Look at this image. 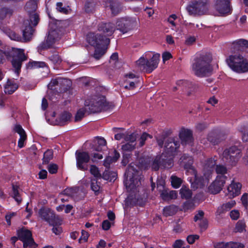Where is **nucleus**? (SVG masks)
I'll list each match as a JSON object with an SVG mask.
<instances>
[{
	"mask_svg": "<svg viewBox=\"0 0 248 248\" xmlns=\"http://www.w3.org/2000/svg\"><path fill=\"white\" fill-rule=\"evenodd\" d=\"M230 217L233 220L237 219L240 216V213L238 210H233L230 212Z\"/></svg>",
	"mask_w": 248,
	"mask_h": 248,
	"instance_id": "nucleus-51",
	"label": "nucleus"
},
{
	"mask_svg": "<svg viewBox=\"0 0 248 248\" xmlns=\"http://www.w3.org/2000/svg\"><path fill=\"white\" fill-rule=\"evenodd\" d=\"M5 32L11 40L20 41L22 39L18 34L10 29H6L5 31Z\"/></svg>",
	"mask_w": 248,
	"mask_h": 248,
	"instance_id": "nucleus-34",
	"label": "nucleus"
},
{
	"mask_svg": "<svg viewBox=\"0 0 248 248\" xmlns=\"http://www.w3.org/2000/svg\"><path fill=\"white\" fill-rule=\"evenodd\" d=\"M71 85V82L70 80L59 77L53 79L47 86L50 90H55L57 92H62L67 90Z\"/></svg>",
	"mask_w": 248,
	"mask_h": 248,
	"instance_id": "nucleus-9",
	"label": "nucleus"
},
{
	"mask_svg": "<svg viewBox=\"0 0 248 248\" xmlns=\"http://www.w3.org/2000/svg\"><path fill=\"white\" fill-rule=\"evenodd\" d=\"M210 62V58L207 55L196 57L192 64V70L193 73L199 77L208 75L211 71Z\"/></svg>",
	"mask_w": 248,
	"mask_h": 248,
	"instance_id": "nucleus-6",
	"label": "nucleus"
},
{
	"mask_svg": "<svg viewBox=\"0 0 248 248\" xmlns=\"http://www.w3.org/2000/svg\"><path fill=\"white\" fill-rule=\"evenodd\" d=\"M124 184L127 190L130 193L127 197L129 201H133L132 193L137 191V188L140 185V173L135 170L131 164L125 173Z\"/></svg>",
	"mask_w": 248,
	"mask_h": 248,
	"instance_id": "nucleus-3",
	"label": "nucleus"
},
{
	"mask_svg": "<svg viewBox=\"0 0 248 248\" xmlns=\"http://www.w3.org/2000/svg\"><path fill=\"white\" fill-rule=\"evenodd\" d=\"M136 136L134 134H131L125 137V144L122 146V149L124 151L133 150L136 145Z\"/></svg>",
	"mask_w": 248,
	"mask_h": 248,
	"instance_id": "nucleus-19",
	"label": "nucleus"
},
{
	"mask_svg": "<svg viewBox=\"0 0 248 248\" xmlns=\"http://www.w3.org/2000/svg\"><path fill=\"white\" fill-rule=\"evenodd\" d=\"M62 2H57L56 4V8L58 11L65 13L67 12V9L65 8L62 7Z\"/></svg>",
	"mask_w": 248,
	"mask_h": 248,
	"instance_id": "nucleus-60",
	"label": "nucleus"
},
{
	"mask_svg": "<svg viewBox=\"0 0 248 248\" xmlns=\"http://www.w3.org/2000/svg\"><path fill=\"white\" fill-rule=\"evenodd\" d=\"M19 188L17 186L13 185L12 186V196L18 204L22 201L19 192Z\"/></svg>",
	"mask_w": 248,
	"mask_h": 248,
	"instance_id": "nucleus-32",
	"label": "nucleus"
},
{
	"mask_svg": "<svg viewBox=\"0 0 248 248\" xmlns=\"http://www.w3.org/2000/svg\"><path fill=\"white\" fill-rule=\"evenodd\" d=\"M71 117V115L70 113L64 112L61 114L59 118V121L58 122V124L60 125L64 124L65 123L70 120Z\"/></svg>",
	"mask_w": 248,
	"mask_h": 248,
	"instance_id": "nucleus-35",
	"label": "nucleus"
},
{
	"mask_svg": "<svg viewBox=\"0 0 248 248\" xmlns=\"http://www.w3.org/2000/svg\"><path fill=\"white\" fill-rule=\"evenodd\" d=\"M17 88L18 85L14 81L9 80L5 85L4 92L6 93L12 94Z\"/></svg>",
	"mask_w": 248,
	"mask_h": 248,
	"instance_id": "nucleus-27",
	"label": "nucleus"
},
{
	"mask_svg": "<svg viewBox=\"0 0 248 248\" xmlns=\"http://www.w3.org/2000/svg\"><path fill=\"white\" fill-rule=\"evenodd\" d=\"M196 41V39L194 36H190L186 38L185 43L187 45L193 44Z\"/></svg>",
	"mask_w": 248,
	"mask_h": 248,
	"instance_id": "nucleus-63",
	"label": "nucleus"
},
{
	"mask_svg": "<svg viewBox=\"0 0 248 248\" xmlns=\"http://www.w3.org/2000/svg\"><path fill=\"white\" fill-rule=\"evenodd\" d=\"M167 163V159H165V157H164V159H162L161 156L159 157V159H158L157 158H156L152 164V169L155 170H158L159 166L161 165H162L165 168H167V167H165V164Z\"/></svg>",
	"mask_w": 248,
	"mask_h": 248,
	"instance_id": "nucleus-30",
	"label": "nucleus"
},
{
	"mask_svg": "<svg viewBox=\"0 0 248 248\" xmlns=\"http://www.w3.org/2000/svg\"><path fill=\"white\" fill-rule=\"evenodd\" d=\"M244 247L243 244L232 242L226 243H218L215 245V248H243Z\"/></svg>",
	"mask_w": 248,
	"mask_h": 248,
	"instance_id": "nucleus-25",
	"label": "nucleus"
},
{
	"mask_svg": "<svg viewBox=\"0 0 248 248\" xmlns=\"http://www.w3.org/2000/svg\"><path fill=\"white\" fill-rule=\"evenodd\" d=\"M223 156L226 159L227 163L233 166L236 165L241 156V151L236 146H232L224 151Z\"/></svg>",
	"mask_w": 248,
	"mask_h": 248,
	"instance_id": "nucleus-10",
	"label": "nucleus"
},
{
	"mask_svg": "<svg viewBox=\"0 0 248 248\" xmlns=\"http://www.w3.org/2000/svg\"><path fill=\"white\" fill-rule=\"evenodd\" d=\"M111 226V223L108 220H105L102 222V227L103 230H108Z\"/></svg>",
	"mask_w": 248,
	"mask_h": 248,
	"instance_id": "nucleus-59",
	"label": "nucleus"
},
{
	"mask_svg": "<svg viewBox=\"0 0 248 248\" xmlns=\"http://www.w3.org/2000/svg\"><path fill=\"white\" fill-rule=\"evenodd\" d=\"M30 22L32 25L36 26L39 21V16L37 13L34 12L30 15Z\"/></svg>",
	"mask_w": 248,
	"mask_h": 248,
	"instance_id": "nucleus-39",
	"label": "nucleus"
},
{
	"mask_svg": "<svg viewBox=\"0 0 248 248\" xmlns=\"http://www.w3.org/2000/svg\"><path fill=\"white\" fill-rule=\"evenodd\" d=\"M179 146V142L174 138H169L166 141L165 152L162 154L161 158L162 159H164V157H167L168 165L165 164V167L168 169L171 168L173 165L172 157L175 155V152Z\"/></svg>",
	"mask_w": 248,
	"mask_h": 248,
	"instance_id": "nucleus-7",
	"label": "nucleus"
},
{
	"mask_svg": "<svg viewBox=\"0 0 248 248\" xmlns=\"http://www.w3.org/2000/svg\"><path fill=\"white\" fill-rule=\"evenodd\" d=\"M105 6L108 10H110L111 14L115 16L118 14L122 10L121 4L113 0H104Z\"/></svg>",
	"mask_w": 248,
	"mask_h": 248,
	"instance_id": "nucleus-18",
	"label": "nucleus"
},
{
	"mask_svg": "<svg viewBox=\"0 0 248 248\" xmlns=\"http://www.w3.org/2000/svg\"><path fill=\"white\" fill-rule=\"evenodd\" d=\"M76 166L78 169L86 170L88 169V163L90 160L88 153L77 151L75 153Z\"/></svg>",
	"mask_w": 248,
	"mask_h": 248,
	"instance_id": "nucleus-13",
	"label": "nucleus"
},
{
	"mask_svg": "<svg viewBox=\"0 0 248 248\" xmlns=\"http://www.w3.org/2000/svg\"><path fill=\"white\" fill-rule=\"evenodd\" d=\"M170 180L171 185L175 188L179 187L182 183V180L181 178L174 175H172L171 176Z\"/></svg>",
	"mask_w": 248,
	"mask_h": 248,
	"instance_id": "nucleus-36",
	"label": "nucleus"
},
{
	"mask_svg": "<svg viewBox=\"0 0 248 248\" xmlns=\"http://www.w3.org/2000/svg\"><path fill=\"white\" fill-rule=\"evenodd\" d=\"M215 7L221 14H228L230 11L229 0H215Z\"/></svg>",
	"mask_w": 248,
	"mask_h": 248,
	"instance_id": "nucleus-20",
	"label": "nucleus"
},
{
	"mask_svg": "<svg viewBox=\"0 0 248 248\" xmlns=\"http://www.w3.org/2000/svg\"><path fill=\"white\" fill-rule=\"evenodd\" d=\"M179 137L183 144H189L192 141V134L191 130L182 128L180 133Z\"/></svg>",
	"mask_w": 248,
	"mask_h": 248,
	"instance_id": "nucleus-23",
	"label": "nucleus"
},
{
	"mask_svg": "<svg viewBox=\"0 0 248 248\" xmlns=\"http://www.w3.org/2000/svg\"><path fill=\"white\" fill-rule=\"evenodd\" d=\"M204 216V212L202 211H199L195 217H194V221H202L203 220V217Z\"/></svg>",
	"mask_w": 248,
	"mask_h": 248,
	"instance_id": "nucleus-56",
	"label": "nucleus"
},
{
	"mask_svg": "<svg viewBox=\"0 0 248 248\" xmlns=\"http://www.w3.org/2000/svg\"><path fill=\"white\" fill-rule=\"evenodd\" d=\"M12 65L15 68V72L18 75L21 67L22 62L27 60L24 53V50L13 48L12 49Z\"/></svg>",
	"mask_w": 248,
	"mask_h": 248,
	"instance_id": "nucleus-12",
	"label": "nucleus"
},
{
	"mask_svg": "<svg viewBox=\"0 0 248 248\" xmlns=\"http://www.w3.org/2000/svg\"><path fill=\"white\" fill-rule=\"evenodd\" d=\"M60 38V33L58 30H50L46 39L48 46H51Z\"/></svg>",
	"mask_w": 248,
	"mask_h": 248,
	"instance_id": "nucleus-26",
	"label": "nucleus"
},
{
	"mask_svg": "<svg viewBox=\"0 0 248 248\" xmlns=\"http://www.w3.org/2000/svg\"><path fill=\"white\" fill-rule=\"evenodd\" d=\"M127 82L129 83L128 85H126L124 86V88L128 90L133 89L135 87V84L137 83V81H127Z\"/></svg>",
	"mask_w": 248,
	"mask_h": 248,
	"instance_id": "nucleus-61",
	"label": "nucleus"
},
{
	"mask_svg": "<svg viewBox=\"0 0 248 248\" xmlns=\"http://www.w3.org/2000/svg\"><path fill=\"white\" fill-rule=\"evenodd\" d=\"M78 189L76 188H67L63 191V194L70 197H74L75 194L77 192Z\"/></svg>",
	"mask_w": 248,
	"mask_h": 248,
	"instance_id": "nucleus-41",
	"label": "nucleus"
},
{
	"mask_svg": "<svg viewBox=\"0 0 248 248\" xmlns=\"http://www.w3.org/2000/svg\"><path fill=\"white\" fill-rule=\"evenodd\" d=\"M187 10L191 15H204L208 10L207 1L206 0H195L187 7Z\"/></svg>",
	"mask_w": 248,
	"mask_h": 248,
	"instance_id": "nucleus-8",
	"label": "nucleus"
},
{
	"mask_svg": "<svg viewBox=\"0 0 248 248\" xmlns=\"http://www.w3.org/2000/svg\"><path fill=\"white\" fill-rule=\"evenodd\" d=\"M229 67L238 73L248 72V54L240 53L230 55L226 60Z\"/></svg>",
	"mask_w": 248,
	"mask_h": 248,
	"instance_id": "nucleus-4",
	"label": "nucleus"
},
{
	"mask_svg": "<svg viewBox=\"0 0 248 248\" xmlns=\"http://www.w3.org/2000/svg\"><path fill=\"white\" fill-rule=\"evenodd\" d=\"M88 233L87 232L82 230L81 232V236L79 239V242H80L82 240H84V241H86L88 239Z\"/></svg>",
	"mask_w": 248,
	"mask_h": 248,
	"instance_id": "nucleus-62",
	"label": "nucleus"
},
{
	"mask_svg": "<svg viewBox=\"0 0 248 248\" xmlns=\"http://www.w3.org/2000/svg\"><path fill=\"white\" fill-rule=\"evenodd\" d=\"M227 177L224 175H218L209 187L210 191L213 194L219 193L224 186Z\"/></svg>",
	"mask_w": 248,
	"mask_h": 248,
	"instance_id": "nucleus-16",
	"label": "nucleus"
},
{
	"mask_svg": "<svg viewBox=\"0 0 248 248\" xmlns=\"http://www.w3.org/2000/svg\"><path fill=\"white\" fill-rule=\"evenodd\" d=\"M235 45L243 49L244 47H248V41L244 39H240L235 43Z\"/></svg>",
	"mask_w": 248,
	"mask_h": 248,
	"instance_id": "nucleus-45",
	"label": "nucleus"
},
{
	"mask_svg": "<svg viewBox=\"0 0 248 248\" xmlns=\"http://www.w3.org/2000/svg\"><path fill=\"white\" fill-rule=\"evenodd\" d=\"M53 158V152L51 150H47L44 154L43 164H48Z\"/></svg>",
	"mask_w": 248,
	"mask_h": 248,
	"instance_id": "nucleus-37",
	"label": "nucleus"
},
{
	"mask_svg": "<svg viewBox=\"0 0 248 248\" xmlns=\"http://www.w3.org/2000/svg\"><path fill=\"white\" fill-rule=\"evenodd\" d=\"M149 136V135L145 133H143L141 135L140 139V147L142 146L144 144L145 140H147L148 137Z\"/></svg>",
	"mask_w": 248,
	"mask_h": 248,
	"instance_id": "nucleus-57",
	"label": "nucleus"
},
{
	"mask_svg": "<svg viewBox=\"0 0 248 248\" xmlns=\"http://www.w3.org/2000/svg\"><path fill=\"white\" fill-rule=\"evenodd\" d=\"M236 202L234 200H231L226 203H223L219 206L217 211V215H220L229 211L235 206Z\"/></svg>",
	"mask_w": 248,
	"mask_h": 248,
	"instance_id": "nucleus-24",
	"label": "nucleus"
},
{
	"mask_svg": "<svg viewBox=\"0 0 248 248\" xmlns=\"http://www.w3.org/2000/svg\"><path fill=\"white\" fill-rule=\"evenodd\" d=\"M216 170L217 173L221 174V175H224L227 172L226 168L222 165H217Z\"/></svg>",
	"mask_w": 248,
	"mask_h": 248,
	"instance_id": "nucleus-47",
	"label": "nucleus"
},
{
	"mask_svg": "<svg viewBox=\"0 0 248 248\" xmlns=\"http://www.w3.org/2000/svg\"><path fill=\"white\" fill-rule=\"evenodd\" d=\"M14 130L20 136V138L18 141V147L21 148L24 146V142L27 139V136L25 131L23 129L21 125L16 124Z\"/></svg>",
	"mask_w": 248,
	"mask_h": 248,
	"instance_id": "nucleus-22",
	"label": "nucleus"
},
{
	"mask_svg": "<svg viewBox=\"0 0 248 248\" xmlns=\"http://www.w3.org/2000/svg\"><path fill=\"white\" fill-rule=\"evenodd\" d=\"M181 197L183 199L187 200L191 198L192 192L187 186H183L180 189Z\"/></svg>",
	"mask_w": 248,
	"mask_h": 248,
	"instance_id": "nucleus-28",
	"label": "nucleus"
},
{
	"mask_svg": "<svg viewBox=\"0 0 248 248\" xmlns=\"http://www.w3.org/2000/svg\"><path fill=\"white\" fill-rule=\"evenodd\" d=\"M177 16L175 15H171L168 18V21L170 24L173 27H175L176 23L175 22V20H177Z\"/></svg>",
	"mask_w": 248,
	"mask_h": 248,
	"instance_id": "nucleus-54",
	"label": "nucleus"
},
{
	"mask_svg": "<svg viewBox=\"0 0 248 248\" xmlns=\"http://www.w3.org/2000/svg\"><path fill=\"white\" fill-rule=\"evenodd\" d=\"M106 104V99L104 96L96 95L90 100L85 101V108H80L77 112L75 121L76 122L80 121L84 116L85 110L90 112H98L103 108Z\"/></svg>",
	"mask_w": 248,
	"mask_h": 248,
	"instance_id": "nucleus-2",
	"label": "nucleus"
},
{
	"mask_svg": "<svg viewBox=\"0 0 248 248\" xmlns=\"http://www.w3.org/2000/svg\"><path fill=\"white\" fill-rule=\"evenodd\" d=\"M90 171L91 173L95 177L98 178L101 176L98 169L94 165L91 166Z\"/></svg>",
	"mask_w": 248,
	"mask_h": 248,
	"instance_id": "nucleus-44",
	"label": "nucleus"
},
{
	"mask_svg": "<svg viewBox=\"0 0 248 248\" xmlns=\"http://www.w3.org/2000/svg\"><path fill=\"white\" fill-rule=\"evenodd\" d=\"M160 196L163 200H169V191L166 189H164Z\"/></svg>",
	"mask_w": 248,
	"mask_h": 248,
	"instance_id": "nucleus-58",
	"label": "nucleus"
},
{
	"mask_svg": "<svg viewBox=\"0 0 248 248\" xmlns=\"http://www.w3.org/2000/svg\"><path fill=\"white\" fill-rule=\"evenodd\" d=\"M18 237L19 240L23 242V247L28 246L32 248L35 244L32 238V234L30 231L23 229L18 232Z\"/></svg>",
	"mask_w": 248,
	"mask_h": 248,
	"instance_id": "nucleus-14",
	"label": "nucleus"
},
{
	"mask_svg": "<svg viewBox=\"0 0 248 248\" xmlns=\"http://www.w3.org/2000/svg\"><path fill=\"white\" fill-rule=\"evenodd\" d=\"M216 164L215 158H209L207 159L203 166V171L205 180H203L202 185H207L210 175L214 170V167Z\"/></svg>",
	"mask_w": 248,
	"mask_h": 248,
	"instance_id": "nucleus-15",
	"label": "nucleus"
},
{
	"mask_svg": "<svg viewBox=\"0 0 248 248\" xmlns=\"http://www.w3.org/2000/svg\"><path fill=\"white\" fill-rule=\"evenodd\" d=\"M52 228V232L56 235L60 234L62 232V229L61 227L57 225L56 220L54 221V224Z\"/></svg>",
	"mask_w": 248,
	"mask_h": 248,
	"instance_id": "nucleus-49",
	"label": "nucleus"
},
{
	"mask_svg": "<svg viewBox=\"0 0 248 248\" xmlns=\"http://www.w3.org/2000/svg\"><path fill=\"white\" fill-rule=\"evenodd\" d=\"M49 60L55 65H59L61 63L62 60L57 54H54L49 57Z\"/></svg>",
	"mask_w": 248,
	"mask_h": 248,
	"instance_id": "nucleus-42",
	"label": "nucleus"
},
{
	"mask_svg": "<svg viewBox=\"0 0 248 248\" xmlns=\"http://www.w3.org/2000/svg\"><path fill=\"white\" fill-rule=\"evenodd\" d=\"M115 30V27L112 23H101L98 26V31L100 33L97 34L93 33L89 34L87 41L91 45L94 46H105L109 43L108 37L111 36Z\"/></svg>",
	"mask_w": 248,
	"mask_h": 248,
	"instance_id": "nucleus-1",
	"label": "nucleus"
},
{
	"mask_svg": "<svg viewBox=\"0 0 248 248\" xmlns=\"http://www.w3.org/2000/svg\"><path fill=\"white\" fill-rule=\"evenodd\" d=\"M245 228V223L243 220H239L237 222L236 227L235 230L236 231L239 232H242Z\"/></svg>",
	"mask_w": 248,
	"mask_h": 248,
	"instance_id": "nucleus-46",
	"label": "nucleus"
},
{
	"mask_svg": "<svg viewBox=\"0 0 248 248\" xmlns=\"http://www.w3.org/2000/svg\"><path fill=\"white\" fill-rule=\"evenodd\" d=\"M40 217L47 221L51 225H54V221L57 220L55 216L52 211L45 209H41L39 211Z\"/></svg>",
	"mask_w": 248,
	"mask_h": 248,
	"instance_id": "nucleus-21",
	"label": "nucleus"
},
{
	"mask_svg": "<svg viewBox=\"0 0 248 248\" xmlns=\"http://www.w3.org/2000/svg\"><path fill=\"white\" fill-rule=\"evenodd\" d=\"M105 52L106 49L105 48H100L98 47H97L95 50L94 57L96 59H99L105 54Z\"/></svg>",
	"mask_w": 248,
	"mask_h": 248,
	"instance_id": "nucleus-38",
	"label": "nucleus"
},
{
	"mask_svg": "<svg viewBox=\"0 0 248 248\" xmlns=\"http://www.w3.org/2000/svg\"><path fill=\"white\" fill-rule=\"evenodd\" d=\"M97 144L99 145V147H97L96 150L98 151H100L102 150L101 146H105L106 145V141L104 138H98Z\"/></svg>",
	"mask_w": 248,
	"mask_h": 248,
	"instance_id": "nucleus-50",
	"label": "nucleus"
},
{
	"mask_svg": "<svg viewBox=\"0 0 248 248\" xmlns=\"http://www.w3.org/2000/svg\"><path fill=\"white\" fill-rule=\"evenodd\" d=\"M58 166L53 163L50 164L47 167L48 170L51 174L56 173L58 170Z\"/></svg>",
	"mask_w": 248,
	"mask_h": 248,
	"instance_id": "nucleus-48",
	"label": "nucleus"
},
{
	"mask_svg": "<svg viewBox=\"0 0 248 248\" xmlns=\"http://www.w3.org/2000/svg\"><path fill=\"white\" fill-rule=\"evenodd\" d=\"M159 59L160 54L158 53L153 54L152 52H146L136 61V65L140 69L150 73L157 67Z\"/></svg>",
	"mask_w": 248,
	"mask_h": 248,
	"instance_id": "nucleus-5",
	"label": "nucleus"
},
{
	"mask_svg": "<svg viewBox=\"0 0 248 248\" xmlns=\"http://www.w3.org/2000/svg\"><path fill=\"white\" fill-rule=\"evenodd\" d=\"M116 25L118 30L123 33H125L136 27L137 25V21L136 19L134 18L122 17L117 19Z\"/></svg>",
	"mask_w": 248,
	"mask_h": 248,
	"instance_id": "nucleus-11",
	"label": "nucleus"
},
{
	"mask_svg": "<svg viewBox=\"0 0 248 248\" xmlns=\"http://www.w3.org/2000/svg\"><path fill=\"white\" fill-rule=\"evenodd\" d=\"M33 30L30 25L25 27L23 30V39L24 41L30 40L31 38Z\"/></svg>",
	"mask_w": 248,
	"mask_h": 248,
	"instance_id": "nucleus-29",
	"label": "nucleus"
},
{
	"mask_svg": "<svg viewBox=\"0 0 248 248\" xmlns=\"http://www.w3.org/2000/svg\"><path fill=\"white\" fill-rule=\"evenodd\" d=\"M189 163L188 165H185V169L186 170V171L188 173L192 174L194 176V180L195 182H197L198 181L197 176L196 174V172L194 169L191 166L192 163V161L190 158L188 159Z\"/></svg>",
	"mask_w": 248,
	"mask_h": 248,
	"instance_id": "nucleus-31",
	"label": "nucleus"
},
{
	"mask_svg": "<svg viewBox=\"0 0 248 248\" xmlns=\"http://www.w3.org/2000/svg\"><path fill=\"white\" fill-rule=\"evenodd\" d=\"M199 238V236L198 235H190L187 237V241L188 243L192 244Z\"/></svg>",
	"mask_w": 248,
	"mask_h": 248,
	"instance_id": "nucleus-53",
	"label": "nucleus"
},
{
	"mask_svg": "<svg viewBox=\"0 0 248 248\" xmlns=\"http://www.w3.org/2000/svg\"><path fill=\"white\" fill-rule=\"evenodd\" d=\"M183 245V241L181 240H177L172 245L173 248H181Z\"/></svg>",
	"mask_w": 248,
	"mask_h": 248,
	"instance_id": "nucleus-64",
	"label": "nucleus"
},
{
	"mask_svg": "<svg viewBox=\"0 0 248 248\" xmlns=\"http://www.w3.org/2000/svg\"><path fill=\"white\" fill-rule=\"evenodd\" d=\"M12 14V11L6 8H2L0 10V18L3 19L7 16Z\"/></svg>",
	"mask_w": 248,
	"mask_h": 248,
	"instance_id": "nucleus-40",
	"label": "nucleus"
},
{
	"mask_svg": "<svg viewBox=\"0 0 248 248\" xmlns=\"http://www.w3.org/2000/svg\"><path fill=\"white\" fill-rule=\"evenodd\" d=\"M177 211L176 206L170 205L165 207L163 209V214L165 216H172L176 213Z\"/></svg>",
	"mask_w": 248,
	"mask_h": 248,
	"instance_id": "nucleus-33",
	"label": "nucleus"
},
{
	"mask_svg": "<svg viewBox=\"0 0 248 248\" xmlns=\"http://www.w3.org/2000/svg\"><path fill=\"white\" fill-rule=\"evenodd\" d=\"M45 66L46 63L43 62H33L29 63V66L33 68L44 67Z\"/></svg>",
	"mask_w": 248,
	"mask_h": 248,
	"instance_id": "nucleus-43",
	"label": "nucleus"
},
{
	"mask_svg": "<svg viewBox=\"0 0 248 248\" xmlns=\"http://www.w3.org/2000/svg\"><path fill=\"white\" fill-rule=\"evenodd\" d=\"M139 168L140 169H146L148 168L147 161L144 158H141L139 160Z\"/></svg>",
	"mask_w": 248,
	"mask_h": 248,
	"instance_id": "nucleus-52",
	"label": "nucleus"
},
{
	"mask_svg": "<svg viewBox=\"0 0 248 248\" xmlns=\"http://www.w3.org/2000/svg\"><path fill=\"white\" fill-rule=\"evenodd\" d=\"M241 185L239 183L232 182L228 187L225 193V196L229 199H232L240 193Z\"/></svg>",
	"mask_w": 248,
	"mask_h": 248,
	"instance_id": "nucleus-17",
	"label": "nucleus"
},
{
	"mask_svg": "<svg viewBox=\"0 0 248 248\" xmlns=\"http://www.w3.org/2000/svg\"><path fill=\"white\" fill-rule=\"evenodd\" d=\"M30 6L31 7V10L32 11H34L36 8V5L34 2L31 1V2H28L26 5V10H28V11L29 12H31V11L30 10Z\"/></svg>",
	"mask_w": 248,
	"mask_h": 248,
	"instance_id": "nucleus-55",
	"label": "nucleus"
}]
</instances>
